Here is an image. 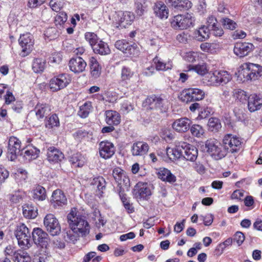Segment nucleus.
Listing matches in <instances>:
<instances>
[{"mask_svg":"<svg viewBox=\"0 0 262 262\" xmlns=\"http://www.w3.org/2000/svg\"><path fill=\"white\" fill-rule=\"evenodd\" d=\"M183 152L181 142L173 147H168L166 149L167 157L171 161H174L182 158Z\"/></svg>","mask_w":262,"mask_h":262,"instance_id":"20","label":"nucleus"},{"mask_svg":"<svg viewBox=\"0 0 262 262\" xmlns=\"http://www.w3.org/2000/svg\"><path fill=\"white\" fill-rule=\"evenodd\" d=\"M222 23L225 29L234 30L236 28V23L233 20L228 18H224L222 19Z\"/></svg>","mask_w":262,"mask_h":262,"instance_id":"59","label":"nucleus"},{"mask_svg":"<svg viewBox=\"0 0 262 262\" xmlns=\"http://www.w3.org/2000/svg\"><path fill=\"white\" fill-rule=\"evenodd\" d=\"M153 62L155 64L156 68L157 70L166 71L169 69H171L172 67V63L171 61L164 62L158 57H156L154 58Z\"/></svg>","mask_w":262,"mask_h":262,"instance_id":"38","label":"nucleus"},{"mask_svg":"<svg viewBox=\"0 0 262 262\" xmlns=\"http://www.w3.org/2000/svg\"><path fill=\"white\" fill-rule=\"evenodd\" d=\"M93 50L95 53L102 55H108L111 53L108 45L102 40H99L93 46Z\"/></svg>","mask_w":262,"mask_h":262,"instance_id":"29","label":"nucleus"},{"mask_svg":"<svg viewBox=\"0 0 262 262\" xmlns=\"http://www.w3.org/2000/svg\"><path fill=\"white\" fill-rule=\"evenodd\" d=\"M179 98L182 101L186 103L193 101L190 89L183 90L180 94Z\"/></svg>","mask_w":262,"mask_h":262,"instance_id":"49","label":"nucleus"},{"mask_svg":"<svg viewBox=\"0 0 262 262\" xmlns=\"http://www.w3.org/2000/svg\"><path fill=\"white\" fill-rule=\"evenodd\" d=\"M178 6L176 8L180 10H187L192 7V4L189 0H179Z\"/></svg>","mask_w":262,"mask_h":262,"instance_id":"58","label":"nucleus"},{"mask_svg":"<svg viewBox=\"0 0 262 262\" xmlns=\"http://www.w3.org/2000/svg\"><path fill=\"white\" fill-rule=\"evenodd\" d=\"M40 150L33 146H29L24 152V157L29 161L35 159L39 155Z\"/></svg>","mask_w":262,"mask_h":262,"instance_id":"37","label":"nucleus"},{"mask_svg":"<svg viewBox=\"0 0 262 262\" xmlns=\"http://www.w3.org/2000/svg\"><path fill=\"white\" fill-rule=\"evenodd\" d=\"M145 102L149 105L150 109L162 111L164 102V100L162 98L152 95L147 97Z\"/></svg>","mask_w":262,"mask_h":262,"instance_id":"25","label":"nucleus"},{"mask_svg":"<svg viewBox=\"0 0 262 262\" xmlns=\"http://www.w3.org/2000/svg\"><path fill=\"white\" fill-rule=\"evenodd\" d=\"M68 83H49L47 86L52 92H55L66 88Z\"/></svg>","mask_w":262,"mask_h":262,"instance_id":"60","label":"nucleus"},{"mask_svg":"<svg viewBox=\"0 0 262 262\" xmlns=\"http://www.w3.org/2000/svg\"><path fill=\"white\" fill-rule=\"evenodd\" d=\"M91 184L97 188L99 194L101 195L103 190L105 189V179L102 177L98 176L93 179Z\"/></svg>","mask_w":262,"mask_h":262,"instance_id":"39","label":"nucleus"},{"mask_svg":"<svg viewBox=\"0 0 262 262\" xmlns=\"http://www.w3.org/2000/svg\"><path fill=\"white\" fill-rule=\"evenodd\" d=\"M59 125V119L57 115L55 114H53L49 118L46 124V126L50 128H52L54 127H58Z\"/></svg>","mask_w":262,"mask_h":262,"instance_id":"52","label":"nucleus"},{"mask_svg":"<svg viewBox=\"0 0 262 262\" xmlns=\"http://www.w3.org/2000/svg\"><path fill=\"white\" fill-rule=\"evenodd\" d=\"M233 96L236 100L244 104L248 101L249 97L245 91L240 89L234 90Z\"/></svg>","mask_w":262,"mask_h":262,"instance_id":"45","label":"nucleus"},{"mask_svg":"<svg viewBox=\"0 0 262 262\" xmlns=\"http://www.w3.org/2000/svg\"><path fill=\"white\" fill-rule=\"evenodd\" d=\"M245 236L244 233L240 231H237L233 236V241L236 242L238 246H241L244 242Z\"/></svg>","mask_w":262,"mask_h":262,"instance_id":"63","label":"nucleus"},{"mask_svg":"<svg viewBox=\"0 0 262 262\" xmlns=\"http://www.w3.org/2000/svg\"><path fill=\"white\" fill-rule=\"evenodd\" d=\"M118 21L121 27L126 28L130 25L135 19L133 13L129 11H120L118 14Z\"/></svg>","mask_w":262,"mask_h":262,"instance_id":"17","label":"nucleus"},{"mask_svg":"<svg viewBox=\"0 0 262 262\" xmlns=\"http://www.w3.org/2000/svg\"><path fill=\"white\" fill-rule=\"evenodd\" d=\"M33 198L34 200L38 201L45 200L46 198L45 189L41 186H37L33 190Z\"/></svg>","mask_w":262,"mask_h":262,"instance_id":"41","label":"nucleus"},{"mask_svg":"<svg viewBox=\"0 0 262 262\" xmlns=\"http://www.w3.org/2000/svg\"><path fill=\"white\" fill-rule=\"evenodd\" d=\"M47 159L50 162L58 163L64 159V155L60 150L52 146L48 149Z\"/></svg>","mask_w":262,"mask_h":262,"instance_id":"21","label":"nucleus"},{"mask_svg":"<svg viewBox=\"0 0 262 262\" xmlns=\"http://www.w3.org/2000/svg\"><path fill=\"white\" fill-rule=\"evenodd\" d=\"M67 221L70 230L67 232L64 236L66 240L74 243L78 239L79 235L84 236L89 234V224L84 217L78 214L76 208L71 209L67 215Z\"/></svg>","mask_w":262,"mask_h":262,"instance_id":"1","label":"nucleus"},{"mask_svg":"<svg viewBox=\"0 0 262 262\" xmlns=\"http://www.w3.org/2000/svg\"><path fill=\"white\" fill-rule=\"evenodd\" d=\"M90 61L91 75L94 78H97L100 75L101 68L94 57H91Z\"/></svg>","mask_w":262,"mask_h":262,"instance_id":"32","label":"nucleus"},{"mask_svg":"<svg viewBox=\"0 0 262 262\" xmlns=\"http://www.w3.org/2000/svg\"><path fill=\"white\" fill-rule=\"evenodd\" d=\"M8 153L11 161L14 160L17 156L23 155V150H21V142L17 138L14 136L9 138Z\"/></svg>","mask_w":262,"mask_h":262,"instance_id":"6","label":"nucleus"},{"mask_svg":"<svg viewBox=\"0 0 262 262\" xmlns=\"http://www.w3.org/2000/svg\"><path fill=\"white\" fill-rule=\"evenodd\" d=\"M190 130L192 136L197 138L201 137L204 134V129L199 124H193L190 126Z\"/></svg>","mask_w":262,"mask_h":262,"instance_id":"50","label":"nucleus"},{"mask_svg":"<svg viewBox=\"0 0 262 262\" xmlns=\"http://www.w3.org/2000/svg\"><path fill=\"white\" fill-rule=\"evenodd\" d=\"M70 69L73 72L81 73L86 66V62L81 57H77L72 58L69 62Z\"/></svg>","mask_w":262,"mask_h":262,"instance_id":"18","label":"nucleus"},{"mask_svg":"<svg viewBox=\"0 0 262 262\" xmlns=\"http://www.w3.org/2000/svg\"><path fill=\"white\" fill-rule=\"evenodd\" d=\"M247 69L244 73L247 74V80H256L260 76L261 72V67L258 64L249 63L246 64Z\"/></svg>","mask_w":262,"mask_h":262,"instance_id":"15","label":"nucleus"},{"mask_svg":"<svg viewBox=\"0 0 262 262\" xmlns=\"http://www.w3.org/2000/svg\"><path fill=\"white\" fill-rule=\"evenodd\" d=\"M30 233V230L24 223H20L18 224L14 231V235L16 237L21 236L22 235H24Z\"/></svg>","mask_w":262,"mask_h":262,"instance_id":"48","label":"nucleus"},{"mask_svg":"<svg viewBox=\"0 0 262 262\" xmlns=\"http://www.w3.org/2000/svg\"><path fill=\"white\" fill-rule=\"evenodd\" d=\"M85 38L86 40L89 42L92 48L99 41L97 35L92 32L85 33Z\"/></svg>","mask_w":262,"mask_h":262,"instance_id":"55","label":"nucleus"},{"mask_svg":"<svg viewBox=\"0 0 262 262\" xmlns=\"http://www.w3.org/2000/svg\"><path fill=\"white\" fill-rule=\"evenodd\" d=\"M113 176L116 181L119 184L123 183L126 185L129 181V179L126 176L124 171L119 167L113 169Z\"/></svg>","mask_w":262,"mask_h":262,"instance_id":"27","label":"nucleus"},{"mask_svg":"<svg viewBox=\"0 0 262 262\" xmlns=\"http://www.w3.org/2000/svg\"><path fill=\"white\" fill-rule=\"evenodd\" d=\"M181 147L183 152L182 157L186 160L191 162H193L196 160L198 151L197 148L194 146L186 142H181Z\"/></svg>","mask_w":262,"mask_h":262,"instance_id":"11","label":"nucleus"},{"mask_svg":"<svg viewBox=\"0 0 262 262\" xmlns=\"http://www.w3.org/2000/svg\"><path fill=\"white\" fill-rule=\"evenodd\" d=\"M158 176L163 181L167 182L170 183L176 181V177L171 173L170 171L165 168H161L158 172Z\"/></svg>","mask_w":262,"mask_h":262,"instance_id":"26","label":"nucleus"},{"mask_svg":"<svg viewBox=\"0 0 262 262\" xmlns=\"http://www.w3.org/2000/svg\"><path fill=\"white\" fill-rule=\"evenodd\" d=\"M23 213L26 218L35 219L38 214L37 209L32 204H27L23 206Z\"/></svg>","mask_w":262,"mask_h":262,"instance_id":"28","label":"nucleus"},{"mask_svg":"<svg viewBox=\"0 0 262 262\" xmlns=\"http://www.w3.org/2000/svg\"><path fill=\"white\" fill-rule=\"evenodd\" d=\"M34 243L42 248L47 249L50 240L47 233L39 228H34L32 232Z\"/></svg>","mask_w":262,"mask_h":262,"instance_id":"5","label":"nucleus"},{"mask_svg":"<svg viewBox=\"0 0 262 262\" xmlns=\"http://www.w3.org/2000/svg\"><path fill=\"white\" fill-rule=\"evenodd\" d=\"M115 46L127 55H135L138 52L136 45H131L125 40H117L115 42Z\"/></svg>","mask_w":262,"mask_h":262,"instance_id":"13","label":"nucleus"},{"mask_svg":"<svg viewBox=\"0 0 262 262\" xmlns=\"http://www.w3.org/2000/svg\"><path fill=\"white\" fill-rule=\"evenodd\" d=\"M105 121L109 125H117L121 121V116L116 111L107 110L105 111Z\"/></svg>","mask_w":262,"mask_h":262,"instance_id":"23","label":"nucleus"},{"mask_svg":"<svg viewBox=\"0 0 262 262\" xmlns=\"http://www.w3.org/2000/svg\"><path fill=\"white\" fill-rule=\"evenodd\" d=\"M216 82H229L231 79V75L226 71H216L213 73Z\"/></svg>","mask_w":262,"mask_h":262,"instance_id":"35","label":"nucleus"},{"mask_svg":"<svg viewBox=\"0 0 262 262\" xmlns=\"http://www.w3.org/2000/svg\"><path fill=\"white\" fill-rule=\"evenodd\" d=\"M46 60L42 58H36L32 62V70L36 73L42 72L46 67Z\"/></svg>","mask_w":262,"mask_h":262,"instance_id":"40","label":"nucleus"},{"mask_svg":"<svg viewBox=\"0 0 262 262\" xmlns=\"http://www.w3.org/2000/svg\"><path fill=\"white\" fill-rule=\"evenodd\" d=\"M133 73L130 70L126 68L123 67L122 69L121 78L123 81L129 80L130 78L132 77Z\"/></svg>","mask_w":262,"mask_h":262,"instance_id":"62","label":"nucleus"},{"mask_svg":"<svg viewBox=\"0 0 262 262\" xmlns=\"http://www.w3.org/2000/svg\"><path fill=\"white\" fill-rule=\"evenodd\" d=\"M69 161L73 166L81 167L84 165L86 160L82 154L77 152L70 157Z\"/></svg>","mask_w":262,"mask_h":262,"instance_id":"31","label":"nucleus"},{"mask_svg":"<svg viewBox=\"0 0 262 262\" xmlns=\"http://www.w3.org/2000/svg\"><path fill=\"white\" fill-rule=\"evenodd\" d=\"M16 238L17 240L18 246L21 249L27 250L31 247L32 243L31 239L30 233Z\"/></svg>","mask_w":262,"mask_h":262,"instance_id":"33","label":"nucleus"},{"mask_svg":"<svg viewBox=\"0 0 262 262\" xmlns=\"http://www.w3.org/2000/svg\"><path fill=\"white\" fill-rule=\"evenodd\" d=\"M99 151L101 158L107 159L111 158L115 154V147L112 142L104 141L99 143Z\"/></svg>","mask_w":262,"mask_h":262,"instance_id":"9","label":"nucleus"},{"mask_svg":"<svg viewBox=\"0 0 262 262\" xmlns=\"http://www.w3.org/2000/svg\"><path fill=\"white\" fill-rule=\"evenodd\" d=\"M152 10L155 16L160 19H166L169 16V9L162 1H157L152 6Z\"/></svg>","mask_w":262,"mask_h":262,"instance_id":"10","label":"nucleus"},{"mask_svg":"<svg viewBox=\"0 0 262 262\" xmlns=\"http://www.w3.org/2000/svg\"><path fill=\"white\" fill-rule=\"evenodd\" d=\"M146 3V0H135V12L138 15L142 16L144 14L147 8Z\"/></svg>","mask_w":262,"mask_h":262,"instance_id":"43","label":"nucleus"},{"mask_svg":"<svg viewBox=\"0 0 262 262\" xmlns=\"http://www.w3.org/2000/svg\"><path fill=\"white\" fill-rule=\"evenodd\" d=\"M193 101L202 100L205 96V93L202 90L199 89H190Z\"/></svg>","mask_w":262,"mask_h":262,"instance_id":"56","label":"nucleus"},{"mask_svg":"<svg viewBox=\"0 0 262 262\" xmlns=\"http://www.w3.org/2000/svg\"><path fill=\"white\" fill-rule=\"evenodd\" d=\"M43 223L47 231L52 235H56L60 232L61 228L59 223L54 215L47 214L44 219Z\"/></svg>","mask_w":262,"mask_h":262,"instance_id":"8","label":"nucleus"},{"mask_svg":"<svg viewBox=\"0 0 262 262\" xmlns=\"http://www.w3.org/2000/svg\"><path fill=\"white\" fill-rule=\"evenodd\" d=\"M19 43L22 48L20 55L25 57L29 55L32 51L34 46L33 36L30 33H26L20 35Z\"/></svg>","mask_w":262,"mask_h":262,"instance_id":"7","label":"nucleus"},{"mask_svg":"<svg viewBox=\"0 0 262 262\" xmlns=\"http://www.w3.org/2000/svg\"><path fill=\"white\" fill-rule=\"evenodd\" d=\"M135 192L137 197L147 200L151 195V186L147 183L139 182L135 186Z\"/></svg>","mask_w":262,"mask_h":262,"instance_id":"12","label":"nucleus"},{"mask_svg":"<svg viewBox=\"0 0 262 262\" xmlns=\"http://www.w3.org/2000/svg\"><path fill=\"white\" fill-rule=\"evenodd\" d=\"M241 144L240 138L232 134L225 135L223 139L224 150L231 153L237 152L241 147Z\"/></svg>","mask_w":262,"mask_h":262,"instance_id":"3","label":"nucleus"},{"mask_svg":"<svg viewBox=\"0 0 262 262\" xmlns=\"http://www.w3.org/2000/svg\"><path fill=\"white\" fill-rule=\"evenodd\" d=\"M24 195V193L22 191H15L9 195V199L11 203L17 204L22 200Z\"/></svg>","mask_w":262,"mask_h":262,"instance_id":"51","label":"nucleus"},{"mask_svg":"<svg viewBox=\"0 0 262 262\" xmlns=\"http://www.w3.org/2000/svg\"><path fill=\"white\" fill-rule=\"evenodd\" d=\"M210 30L208 27L203 26L194 32V37L201 41L208 39L209 37Z\"/></svg>","mask_w":262,"mask_h":262,"instance_id":"34","label":"nucleus"},{"mask_svg":"<svg viewBox=\"0 0 262 262\" xmlns=\"http://www.w3.org/2000/svg\"><path fill=\"white\" fill-rule=\"evenodd\" d=\"M253 45L248 42H237L234 48V53L237 56L243 57L248 55L253 49Z\"/></svg>","mask_w":262,"mask_h":262,"instance_id":"16","label":"nucleus"},{"mask_svg":"<svg viewBox=\"0 0 262 262\" xmlns=\"http://www.w3.org/2000/svg\"><path fill=\"white\" fill-rule=\"evenodd\" d=\"M202 54L199 52L188 51L183 55V59L189 62H194L199 59Z\"/></svg>","mask_w":262,"mask_h":262,"instance_id":"46","label":"nucleus"},{"mask_svg":"<svg viewBox=\"0 0 262 262\" xmlns=\"http://www.w3.org/2000/svg\"><path fill=\"white\" fill-rule=\"evenodd\" d=\"M51 202L54 207H56L66 205L67 200L63 192L61 190L56 189L52 193Z\"/></svg>","mask_w":262,"mask_h":262,"instance_id":"22","label":"nucleus"},{"mask_svg":"<svg viewBox=\"0 0 262 262\" xmlns=\"http://www.w3.org/2000/svg\"><path fill=\"white\" fill-rule=\"evenodd\" d=\"M35 112L38 119L43 118L51 111V106L48 104L38 103L35 107Z\"/></svg>","mask_w":262,"mask_h":262,"instance_id":"30","label":"nucleus"},{"mask_svg":"<svg viewBox=\"0 0 262 262\" xmlns=\"http://www.w3.org/2000/svg\"><path fill=\"white\" fill-rule=\"evenodd\" d=\"M247 101L248 108L251 112L259 110L262 106V98L256 94L249 95Z\"/></svg>","mask_w":262,"mask_h":262,"instance_id":"19","label":"nucleus"},{"mask_svg":"<svg viewBox=\"0 0 262 262\" xmlns=\"http://www.w3.org/2000/svg\"><path fill=\"white\" fill-rule=\"evenodd\" d=\"M191 121L187 117H182L175 120L172 124V128L177 132L184 133L190 128Z\"/></svg>","mask_w":262,"mask_h":262,"instance_id":"14","label":"nucleus"},{"mask_svg":"<svg viewBox=\"0 0 262 262\" xmlns=\"http://www.w3.org/2000/svg\"><path fill=\"white\" fill-rule=\"evenodd\" d=\"M195 17L191 13L178 14L170 19L171 27L174 30H180L187 29L194 26Z\"/></svg>","mask_w":262,"mask_h":262,"instance_id":"2","label":"nucleus"},{"mask_svg":"<svg viewBox=\"0 0 262 262\" xmlns=\"http://www.w3.org/2000/svg\"><path fill=\"white\" fill-rule=\"evenodd\" d=\"M71 77L67 73L54 74L50 82H69L71 81Z\"/></svg>","mask_w":262,"mask_h":262,"instance_id":"47","label":"nucleus"},{"mask_svg":"<svg viewBox=\"0 0 262 262\" xmlns=\"http://www.w3.org/2000/svg\"><path fill=\"white\" fill-rule=\"evenodd\" d=\"M149 149L148 145L143 142L134 143L132 147V152L134 156H144Z\"/></svg>","mask_w":262,"mask_h":262,"instance_id":"24","label":"nucleus"},{"mask_svg":"<svg viewBox=\"0 0 262 262\" xmlns=\"http://www.w3.org/2000/svg\"><path fill=\"white\" fill-rule=\"evenodd\" d=\"M200 220L203 222L205 226H208L212 224L213 221V216L211 214H208L206 215H200Z\"/></svg>","mask_w":262,"mask_h":262,"instance_id":"64","label":"nucleus"},{"mask_svg":"<svg viewBox=\"0 0 262 262\" xmlns=\"http://www.w3.org/2000/svg\"><path fill=\"white\" fill-rule=\"evenodd\" d=\"M63 0H51L49 5L51 9L56 12L59 11L63 6Z\"/></svg>","mask_w":262,"mask_h":262,"instance_id":"57","label":"nucleus"},{"mask_svg":"<svg viewBox=\"0 0 262 262\" xmlns=\"http://www.w3.org/2000/svg\"><path fill=\"white\" fill-rule=\"evenodd\" d=\"M190 70H193L198 74L204 75L208 72L207 65L205 63L191 66Z\"/></svg>","mask_w":262,"mask_h":262,"instance_id":"53","label":"nucleus"},{"mask_svg":"<svg viewBox=\"0 0 262 262\" xmlns=\"http://www.w3.org/2000/svg\"><path fill=\"white\" fill-rule=\"evenodd\" d=\"M67 15L65 12H60L57 14L55 18V24L57 27L62 26L67 20Z\"/></svg>","mask_w":262,"mask_h":262,"instance_id":"54","label":"nucleus"},{"mask_svg":"<svg viewBox=\"0 0 262 262\" xmlns=\"http://www.w3.org/2000/svg\"><path fill=\"white\" fill-rule=\"evenodd\" d=\"M14 262H30L31 257L27 253L22 251H17L14 253Z\"/></svg>","mask_w":262,"mask_h":262,"instance_id":"42","label":"nucleus"},{"mask_svg":"<svg viewBox=\"0 0 262 262\" xmlns=\"http://www.w3.org/2000/svg\"><path fill=\"white\" fill-rule=\"evenodd\" d=\"M73 136L75 140L81 141L88 138V133L85 130H78L73 134Z\"/></svg>","mask_w":262,"mask_h":262,"instance_id":"61","label":"nucleus"},{"mask_svg":"<svg viewBox=\"0 0 262 262\" xmlns=\"http://www.w3.org/2000/svg\"><path fill=\"white\" fill-rule=\"evenodd\" d=\"M207 125L208 129L212 132H218L222 127L220 120L215 117L209 119Z\"/></svg>","mask_w":262,"mask_h":262,"instance_id":"44","label":"nucleus"},{"mask_svg":"<svg viewBox=\"0 0 262 262\" xmlns=\"http://www.w3.org/2000/svg\"><path fill=\"white\" fill-rule=\"evenodd\" d=\"M205 147L207 152L216 160L221 159L226 155V151L222 149V145L216 140H207Z\"/></svg>","mask_w":262,"mask_h":262,"instance_id":"4","label":"nucleus"},{"mask_svg":"<svg viewBox=\"0 0 262 262\" xmlns=\"http://www.w3.org/2000/svg\"><path fill=\"white\" fill-rule=\"evenodd\" d=\"M92 109L93 106L91 102L86 101L79 107L77 114L80 117L85 118L89 116Z\"/></svg>","mask_w":262,"mask_h":262,"instance_id":"36","label":"nucleus"}]
</instances>
